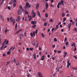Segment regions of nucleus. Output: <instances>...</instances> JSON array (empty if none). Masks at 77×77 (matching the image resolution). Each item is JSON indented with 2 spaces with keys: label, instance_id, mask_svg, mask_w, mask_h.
Returning <instances> with one entry per match:
<instances>
[{
  "label": "nucleus",
  "instance_id": "nucleus-1",
  "mask_svg": "<svg viewBox=\"0 0 77 77\" xmlns=\"http://www.w3.org/2000/svg\"><path fill=\"white\" fill-rule=\"evenodd\" d=\"M16 2H17L16 0H11L9 2V5H12L13 3H16Z\"/></svg>",
  "mask_w": 77,
  "mask_h": 77
},
{
  "label": "nucleus",
  "instance_id": "nucleus-2",
  "mask_svg": "<svg viewBox=\"0 0 77 77\" xmlns=\"http://www.w3.org/2000/svg\"><path fill=\"white\" fill-rule=\"evenodd\" d=\"M32 18H35V16H36V13L34 12V11L32 10Z\"/></svg>",
  "mask_w": 77,
  "mask_h": 77
},
{
  "label": "nucleus",
  "instance_id": "nucleus-3",
  "mask_svg": "<svg viewBox=\"0 0 77 77\" xmlns=\"http://www.w3.org/2000/svg\"><path fill=\"white\" fill-rule=\"evenodd\" d=\"M35 33L36 35L38 34V29H36L35 31H34L33 32V36H35Z\"/></svg>",
  "mask_w": 77,
  "mask_h": 77
},
{
  "label": "nucleus",
  "instance_id": "nucleus-4",
  "mask_svg": "<svg viewBox=\"0 0 77 77\" xmlns=\"http://www.w3.org/2000/svg\"><path fill=\"white\" fill-rule=\"evenodd\" d=\"M69 60H68L67 61V63L68 65L67 66V68H69V66L71 65V63H69Z\"/></svg>",
  "mask_w": 77,
  "mask_h": 77
},
{
  "label": "nucleus",
  "instance_id": "nucleus-5",
  "mask_svg": "<svg viewBox=\"0 0 77 77\" xmlns=\"http://www.w3.org/2000/svg\"><path fill=\"white\" fill-rule=\"evenodd\" d=\"M26 6L27 8H30L31 6L29 4V3L28 2H27L26 4Z\"/></svg>",
  "mask_w": 77,
  "mask_h": 77
},
{
  "label": "nucleus",
  "instance_id": "nucleus-6",
  "mask_svg": "<svg viewBox=\"0 0 77 77\" xmlns=\"http://www.w3.org/2000/svg\"><path fill=\"white\" fill-rule=\"evenodd\" d=\"M17 14L18 15H21V11L20 10V9H19L18 10Z\"/></svg>",
  "mask_w": 77,
  "mask_h": 77
},
{
  "label": "nucleus",
  "instance_id": "nucleus-7",
  "mask_svg": "<svg viewBox=\"0 0 77 77\" xmlns=\"http://www.w3.org/2000/svg\"><path fill=\"white\" fill-rule=\"evenodd\" d=\"M37 22L34 21H31V23L32 24H36Z\"/></svg>",
  "mask_w": 77,
  "mask_h": 77
},
{
  "label": "nucleus",
  "instance_id": "nucleus-8",
  "mask_svg": "<svg viewBox=\"0 0 77 77\" xmlns=\"http://www.w3.org/2000/svg\"><path fill=\"white\" fill-rule=\"evenodd\" d=\"M39 3H38L36 6V10H38L39 8Z\"/></svg>",
  "mask_w": 77,
  "mask_h": 77
},
{
  "label": "nucleus",
  "instance_id": "nucleus-9",
  "mask_svg": "<svg viewBox=\"0 0 77 77\" xmlns=\"http://www.w3.org/2000/svg\"><path fill=\"white\" fill-rule=\"evenodd\" d=\"M38 77H43L42 76V74L40 72H38Z\"/></svg>",
  "mask_w": 77,
  "mask_h": 77
},
{
  "label": "nucleus",
  "instance_id": "nucleus-10",
  "mask_svg": "<svg viewBox=\"0 0 77 77\" xmlns=\"http://www.w3.org/2000/svg\"><path fill=\"white\" fill-rule=\"evenodd\" d=\"M63 3V0H61L58 4H59L60 5H61Z\"/></svg>",
  "mask_w": 77,
  "mask_h": 77
},
{
  "label": "nucleus",
  "instance_id": "nucleus-11",
  "mask_svg": "<svg viewBox=\"0 0 77 77\" xmlns=\"http://www.w3.org/2000/svg\"><path fill=\"white\" fill-rule=\"evenodd\" d=\"M6 42V39H5L4 40V41L3 42V44H2V46H5V45Z\"/></svg>",
  "mask_w": 77,
  "mask_h": 77
},
{
  "label": "nucleus",
  "instance_id": "nucleus-12",
  "mask_svg": "<svg viewBox=\"0 0 77 77\" xmlns=\"http://www.w3.org/2000/svg\"><path fill=\"white\" fill-rule=\"evenodd\" d=\"M59 26L58 25H57L56 26V27L55 28L54 31H56V30H57V29H58V28H59Z\"/></svg>",
  "mask_w": 77,
  "mask_h": 77
},
{
  "label": "nucleus",
  "instance_id": "nucleus-13",
  "mask_svg": "<svg viewBox=\"0 0 77 77\" xmlns=\"http://www.w3.org/2000/svg\"><path fill=\"white\" fill-rule=\"evenodd\" d=\"M17 20H18V22L19 23L20 21V17L19 16H17Z\"/></svg>",
  "mask_w": 77,
  "mask_h": 77
},
{
  "label": "nucleus",
  "instance_id": "nucleus-14",
  "mask_svg": "<svg viewBox=\"0 0 77 77\" xmlns=\"http://www.w3.org/2000/svg\"><path fill=\"white\" fill-rule=\"evenodd\" d=\"M33 56L34 57V59L36 60V54L34 53L33 54Z\"/></svg>",
  "mask_w": 77,
  "mask_h": 77
},
{
  "label": "nucleus",
  "instance_id": "nucleus-15",
  "mask_svg": "<svg viewBox=\"0 0 77 77\" xmlns=\"http://www.w3.org/2000/svg\"><path fill=\"white\" fill-rule=\"evenodd\" d=\"M37 14L38 16L39 17L41 18V14H40V13H39V12L37 11Z\"/></svg>",
  "mask_w": 77,
  "mask_h": 77
},
{
  "label": "nucleus",
  "instance_id": "nucleus-16",
  "mask_svg": "<svg viewBox=\"0 0 77 77\" xmlns=\"http://www.w3.org/2000/svg\"><path fill=\"white\" fill-rule=\"evenodd\" d=\"M71 23H70L68 25V28H71Z\"/></svg>",
  "mask_w": 77,
  "mask_h": 77
},
{
  "label": "nucleus",
  "instance_id": "nucleus-17",
  "mask_svg": "<svg viewBox=\"0 0 77 77\" xmlns=\"http://www.w3.org/2000/svg\"><path fill=\"white\" fill-rule=\"evenodd\" d=\"M15 63L16 64V65H17V66H18V65H19V61H17Z\"/></svg>",
  "mask_w": 77,
  "mask_h": 77
},
{
  "label": "nucleus",
  "instance_id": "nucleus-18",
  "mask_svg": "<svg viewBox=\"0 0 77 77\" xmlns=\"http://www.w3.org/2000/svg\"><path fill=\"white\" fill-rule=\"evenodd\" d=\"M53 19H51L49 20V23H51V22H53Z\"/></svg>",
  "mask_w": 77,
  "mask_h": 77
},
{
  "label": "nucleus",
  "instance_id": "nucleus-19",
  "mask_svg": "<svg viewBox=\"0 0 77 77\" xmlns=\"http://www.w3.org/2000/svg\"><path fill=\"white\" fill-rule=\"evenodd\" d=\"M74 45H75V43H73L71 45V47H73V46H74Z\"/></svg>",
  "mask_w": 77,
  "mask_h": 77
},
{
  "label": "nucleus",
  "instance_id": "nucleus-20",
  "mask_svg": "<svg viewBox=\"0 0 77 77\" xmlns=\"http://www.w3.org/2000/svg\"><path fill=\"white\" fill-rule=\"evenodd\" d=\"M45 17H46V18H48V14L47 13H46L45 14Z\"/></svg>",
  "mask_w": 77,
  "mask_h": 77
},
{
  "label": "nucleus",
  "instance_id": "nucleus-21",
  "mask_svg": "<svg viewBox=\"0 0 77 77\" xmlns=\"http://www.w3.org/2000/svg\"><path fill=\"white\" fill-rule=\"evenodd\" d=\"M46 8H48V2H46Z\"/></svg>",
  "mask_w": 77,
  "mask_h": 77
},
{
  "label": "nucleus",
  "instance_id": "nucleus-22",
  "mask_svg": "<svg viewBox=\"0 0 77 77\" xmlns=\"http://www.w3.org/2000/svg\"><path fill=\"white\" fill-rule=\"evenodd\" d=\"M16 6H17V4H16L14 3L13 4V8H15Z\"/></svg>",
  "mask_w": 77,
  "mask_h": 77
},
{
  "label": "nucleus",
  "instance_id": "nucleus-23",
  "mask_svg": "<svg viewBox=\"0 0 77 77\" xmlns=\"http://www.w3.org/2000/svg\"><path fill=\"white\" fill-rule=\"evenodd\" d=\"M24 12L26 14H27V15L29 14V12H27V11L26 10H24Z\"/></svg>",
  "mask_w": 77,
  "mask_h": 77
},
{
  "label": "nucleus",
  "instance_id": "nucleus-24",
  "mask_svg": "<svg viewBox=\"0 0 77 77\" xmlns=\"http://www.w3.org/2000/svg\"><path fill=\"white\" fill-rule=\"evenodd\" d=\"M69 44V42H65L66 45V46L68 45Z\"/></svg>",
  "mask_w": 77,
  "mask_h": 77
},
{
  "label": "nucleus",
  "instance_id": "nucleus-25",
  "mask_svg": "<svg viewBox=\"0 0 77 77\" xmlns=\"http://www.w3.org/2000/svg\"><path fill=\"white\" fill-rule=\"evenodd\" d=\"M36 24H34V25H33V26H32V27L33 28H34H34H35V27H36Z\"/></svg>",
  "mask_w": 77,
  "mask_h": 77
},
{
  "label": "nucleus",
  "instance_id": "nucleus-26",
  "mask_svg": "<svg viewBox=\"0 0 77 77\" xmlns=\"http://www.w3.org/2000/svg\"><path fill=\"white\" fill-rule=\"evenodd\" d=\"M3 48H4V46H2V47H1V48H0L1 50H3Z\"/></svg>",
  "mask_w": 77,
  "mask_h": 77
},
{
  "label": "nucleus",
  "instance_id": "nucleus-27",
  "mask_svg": "<svg viewBox=\"0 0 77 77\" xmlns=\"http://www.w3.org/2000/svg\"><path fill=\"white\" fill-rule=\"evenodd\" d=\"M74 31H75V32H77V28H75L73 29Z\"/></svg>",
  "mask_w": 77,
  "mask_h": 77
},
{
  "label": "nucleus",
  "instance_id": "nucleus-28",
  "mask_svg": "<svg viewBox=\"0 0 77 77\" xmlns=\"http://www.w3.org/2000/svg\"><path fill=\"white\" fill-rule=\"evenodd\" d=\"M7 54H9V55L11 54V51H8L7 52Z\"/></svg>",
  "mask_w": 77,
  "mask_h": 77
},
{
  "label": "nucleus",
  "instance_id": "nucleus-29",
  "mask_svg": "<svg viewBox=\"0 0 77 77\" xmlns=\"http://www.w3.org/2000/svg\"><path fill=\"white\" fill-rule=\"evenodd\" d=\"M65 14H64V13H63L62 14V17H65Z\"/></svg>",
  "mask_w": 77,
  "mask_h": 77
},
{
  "label": "nucleus",
  "instance_id": "nucleus-30",
  "mask_svg": "<svg viewBox=\"0 0 77 77\" xmlns=\"http://www.w3.org/2000/svg\"><path fill=\"white\" fill-rule=\"evenodd\" d=\"M54 41L55 42H57V39L56 38H54Z\"/></svg>",
  "mask_w": 77,
  "mask_h": 77
},
{
  "label": "nucleus",
  "instance_id": "nucleus-31",
  "mask_svg": "<svg viewBox=\"0 0 77 77\" xmlns=\"http://www.w3.org/2000/svg\"><path fill=\"white\" fill-rule=\"evenodd\" d=\"M9 63H10V61H8V62L7 61V64H6V65H9Z\"/></svg>",
  "mask_w": 77,
  "mask_h": 77
},
{
  "label": "nucleus",
  "instance_id": "nucleus-32",
  "mask_svg": "<svg viewBox=\"0 0 77 77\" xmlns=\"http://www.w3.org/2000/svg\"><path fill=\"white\" fill-rule=\"evenodd\" d=\"M30 35L31 36H32V37H33V33H32V32H31Z\"/></svg>",
  "mask_w": 77,
  "mask_h": 77
},
{
  "label": "nucleus",
  "instance_id": "nucleus-33",
  "mask_svg": "<svg viewBox=\"0 0 77 77\" xmlns=\"http://www.w3.org/2000/svg\"><path fill=\"white\" fill-rule=\"evenodd\" d=\"M47 23H44V26H47Z\"/></svg>",
  "mask_w": 77,
  "mask_h": 77
},
{
  "label": "nucleus",
  "instance_id": "nucleus-34",
  "mask_svg": "<svg viewBox=\"0 0 77 77\" xmlns=\"http://www.w3.org/2000/svg\"><path fill=\"white\" fill-rule=\"evenodd\" d=\"M42 36L43 38H44L45 37L43 33H42Z\"/></svg>",
  "mask_w": 77,
  "mask_h": 77
},
{
  "label": "nucleus",
  "instance_id": "nucleus-35",
  "mask_svg": "<svg viewBox=\"0 0 77 77\" xmlns=\"http://www.w3.org/2000/svg\"><path fill=\"white\" fill-rule=\"evenodd\" d=\"M13 61H14V63H16V60H15V58H14V59L13 60Z\"/></svg>",
  "mask_w": 77,
  "mask_h": 77
},
{
  "label": "nucleus",
  "instance_id": "nucleus-36",
  "mask_svg": "<svg viewBox=\"0 0 77 77\" xmlns=\"http://www.w3.org/2000/svg\"><path fill=\"white\" fill-rule=\"evenodd\" d=\"M30 73H28L27 74V77H30Z\"/></svg>",
  "mask_w": 77,
  "mask_h": 77
},
{
  "label": "nucleus",
  "instance_id": "nucleus-37",
  "mask_svg": "<svg viewBox=\"0 0 77 77\" xmlns=\"http://www.w3.org/2000/svg\"><path fill=\"white\" fill-rule=\"evenodd\" d=\"M15 29H17V23H16L15 26Z\"/></svg>",
  "mask_w": 77,
  "mask_h": 77
},
{
  "label": "nucleus",
  "instance_id": "nucleus-38",
  "mask_svg": "<svg viewBox=\"0 0 77 77\" xmlns=\"http://www.w3.org/2000/svg\"><path fill=\"white\" fill-rule=\"evenodd\" d=\"M66 41H67V38H65V39H64V42H66Z\"/></svg>",
  "mask_w": 77,
  "mask_h": 77
},
{
  "label": "nucleus",
  "instance_id": "nucleus-39",
  "mask_svg": "<svg viewBox=\"0 0 77 77\" xmlns=\"http://www.w3.org/2000/svg\"><path fill=\"white\" fill-rule=\"evenodd\" d=\"M72 69H73V70H75V69H76V68H75L74 67H72Z\"/></svg>",
  "mask_w": 77,
  "mask_h": 77
},
{
  "label": "nucleus",
  "instance_id": "nucleus-40",
  "mask_svg": "<svg viewBox=\"0 0 77 77\" xmlns=\"http://www.w3.org/2000/svg\"><path fill=\"white\" fill-rule=\"evenodd\" d=\"M73 57L75 59H77V57L76 56H73Z\"/></svg>",
  "mask_w": 77,
  "mask_h": 77
},
{
  "label": "nucleus",
  "instance_id": "nucleus-41",
  "mask_svg": "<svg viewBox=\"0 0 77 77\" xmlns=\"http://www.w3.org/2000/svg\"><path fill=\"white\" fill-rule=\"evenodd\" d=\"M66 21V18H63V21Z\"/></svg>",
  "mask_w": 77,
  "mask_h": 77
},
{
  "label": "nucleus",
  "instance_id": "nucleus-42",
  "mask_svg": "<svg viewBox=\"0 0 77 77\" xmlns=\"http://www.w3.org/2000/svg\"><path fill=\"white\" fill-rule=\"evenodd\" d=\"M12 48H13V47H11V48L9 49V51H11V50H12Z\"/></svg>",
  "mask_w": 77,
  "mask_h": 77
},
{
  "label": "nucleus",
  "instance_id": "nucleus-43",
  "mask_svg": "<svg viewBox=\"0 0 77 77\" xmlns=\"http://www.w3.org/2000/svg\"><path fill=\"white\" fill-rule=\"evenodd\" d=\"M19 8L21 9H23V7L21 6H20Z\"/></svg>",
  "mask_w": 77,
  "mask_h": 77
},
{
  "label": "nucleus",
  "instance_id": "nucleus-44",
  "mask_svg": "<svg viewBox=\"0 0 77 77\" xmlns=\"http://www.w3.org/2000/svg\"><path fill=\"white\" fill-rule=\"evenodd\" d=\"M8 43L9 42L8 41V40H7L6 43V44H8Z\"/></svg>",
  "mask_w": 77,
  "mask_h": 77
},
{
  "label": "nucleus",
  "instance_id": "nucleus-45",
  "mask_svg": "<svg viewBox=\"0 0 77 77\" xmlns=\"http://www.w3.org/2000/svg\"><path fill=\"white\" fill-rule=\"evenodd\" d=\"M59 6H60V5H59V4H58V5L57 6V8H60Z\"/></svg>",
  "mask_w": 77,
  "mask_h": 77
},
{
  "label": "nucleus",
  "instance_id": "nucleus-46",
  "mask_svg": "<svg viewBox=\"0 0 77 77\" xmlns=\"http://www.w3.org/2000/svg\"><path fill=\"white\" fill-rule=\"evenodd\" d=\"M20 36H24V34L22 33L20 34Z\"/></svg>",
  "mask_w": 77,
  "mask_h": 77
},
{
  "label": "nucleus",
  "instance_id": "nucleus-47",
  "mask_svg": "<svg viewBox=\"0 0 77 77\" xmlns=\"http://www.w3.org/2000/svg\"><path fill=\"white\" fill-rule=\"evenodd\" d=\"M37 47H38V44H37L36 45V46H35V48H37Z\"/></svg>",
  "mask_w": 77,
  "mask_h": 77
},
{
  "label": "nucleus",
  "instance_id": "nucleus-48",
  "mask_svg": "<svg viewBox=\"0 0 77 77\" xmlns=\"http://www.w3.org/2000/svg\"><path fill=\"white\" fill-rule=\"evenodd\" d=\"M74 23H75V22L74 21H73L72 22V24L73 25H74Z\"/></svg>",
  "mask_w": 77,
  "mask_h": 77
},
{
  "label": "nucleus",
  "instance_id": "nucleus-49",
  "mask_svg": "<svg viewBox=\"0 0 77 77\" xmlns=\"http://www.w3.org/2000/svg\"><path fill=\"white\" fill-rule=\"evenodd\" d=\"M30 50H31V51H32L33 50V49L32 48H30L29 49Z\"/></svg>",
  "mask_w": 77,
  "mask_h": 77
},
{
  "label": "nucleus",
  "instance_id": "nucleus-50",
  "mask_svg": "<svg viewBox=\"0 0 77 77\" xmlns=\"http://www.w3.org/2000/svg\"><path fill=\"white\" fill-rule=\"evenodd\" d=\"M60 24H61V22H59L58 23V25L59 26Z\"/></svg>",
  "mask_w": 77,
  "mask_h": 77
},
{
  "label": "nucleus",
  "instance_id": "nucleus-51",
  "mask_svg": "<svg viewBox=\"0 0 77 77\" xmlns=\"http://www.w3.org/2000/svg\"><path fill=\"white\" fill-rule=\"evenodd\" d=\"M76 50H77V48H76V47H75L74 49V51H75Z\"/></svg>",
  "mask_w": 77,
  "mask_h": 77
},
{
  "label": "nucleus",
  "instance_id": "nucleus-52",
  "mask_svg": "<svg viewBox=\"0 0 77 77\" xmlns=\"http://www.w3.org/2000/svg\"><path fill=\"white\" fill-rule=\"evenodd\" d=\"M52 47L53 48H54L55 47V45H52Z\"/></svg>",
  "mask_w": 77,
  "mask_h": 77
},
{
  "label": "nucleus",
  "instance_id": "nucleus-53",
  "mask_svg": "<svg viewBox=\"0 0 77 77\" xmlns=\"http://www.w3.org/2000/svg\"><path fill=\"white\" fill-rule=\"evenodd\" d=\"M27 17H25V20L24 21H27Z\"/></svg>",
  "mask_w": 77,
  "mask_h": 77
},
{
  "label": "nucleus",
  "instance_id": "nucleus-54",
  "mask_svg": "<svg viewBox=\"0 0 77 77\" xmlns=\"http://www.w3.org/2000/svg\"><path fill=\"white\" fill-rule=\"evenodd\" d=\"M19 32H20L19 31H17L15 33L16 35H17V34H18V33H19Z\"/></svg>",
  "mask_w": 77,
  "mask_h": 77
},
{
  "label": "nucleus",
  "instance_id": "nucleus-55",
  "mask_svg": "<svg viewBox=\"0 0 77 77\" xmlns=\"http://www.w3.org/2000/svg\"><path fill=\"white\" fill-rule=\"evenodd\" d=\"M0 17H1V18H3V16H2V14H0Z\"/></svg>",
  "mask_w": 77,
  "mask_h": 77
},
{
  "label": "nucleus",
  "instance_id": "nucleus-56",
  "mask_svg": "<svg viewBox=\"0 0 77 77\" xmlns=\"http://www.w3.org/2000/svg\"><path fill=\"white\" fill-rule=\"evenodd\" d=\"M26 50L27 51H29V48H26Z\"/></svg>",
  "mask_w": 77,
  "mask_h": 77
},
{
  "label": "nucleus",
  "instance_id": "nucleus-57",
  "mask_svg": "<svg viewBox=\"0 0 77 77\" xmlns=\"http://www.w3.org/2000/svg\"><path fill=\"white\" fill-rule=\"evenodd\" d=\"M8 9L9 10H11V8H10V6H8Z\"/></svg>",
  "mask_w": 77,
  "mask_h": 77
},
{
  "label": "nucleus",
  "instance_id": "nucleus-58",
  "mask_svg": "<svg viewBox=\"0 0 77 77\" xmlns=\"http://www.w3.org/2000/svg\"><path fill=\"white\" fill-rule=\"evenodd\" d=\"M7 30L6 29V30L5 31V33H7Z\"/></svg>",
  "mask_w": 77,
  "mask_h": 77
},
{
  "label": "nucleus",
  "instance_id": "nucleus-59",
  "mask_svg": "<svg viewBox=\"0 0 77 77\" xmlns=\"http://www.w3.org/2000/svg\"><path fill=\"white\" fill-rule=\"evenodd\" d=\"M47 57L49 58V57H50V55L48 54L47 55Z\"/></svg>",
  "mask_w": 77,
  "mask_h": 77
},
{
  "label": "nucleus",
  "instance_id": "nucleus-60",
  "mask_svg": "<svg viewBox=\"0 0 77 77\" xmlns=\"http://www.w3.org/2000/svg\"><path fill=\"white\" fill-rule=\"evenodd\" d=\"M41 60H44V58H42L41 59Z\"/></svg>",
  "mask_w": 77,
  "mask_h": 77
},
{
  "label": "nucleus",
  "instance_id": "nucleus-61",
  "mask_svg": "<svg viewBox=\"0 0 77 77\" xmlns=\"http://www.w3.org/2000/svg\"><path fill=\"white\" fill-rule=\"evenodd\" d=\"M50 7H53L54 6L53 5H52V4H51V5H50Z\"/></svg>",
  "mask_w": 77,
  "mask_h": 77
},
{
  "label": "nucleus",
  "instance_id": "nucleus-62",
  "mask_svg": "<svg viewBox=\"0 0 77 77\" xmlns=\"http://www.w3.org/2000/svg\"><path fill=\"white\" fill-rule=\"evenodd\" d=\"M64 54L65 55H66V54H67V52H64Z\"/></svg>",
  "mask_w": 77,
  "mask_h": 77
},
{
  "label": "nucleus",
  "instance_id": "nucleus-63",
  "mask_svg": "<svg viewBox=\"0 0 77 77\" xmlns=\"http://www.w3.org/2000/svg\"><path fill=\"white\" fill-rule=\"evenodd\" d=\"M14 23H15V21H14L13 23H12L13 25H14Z\"/></svg>",
  "mask_w": 77,
  "mask_h": 77
},
{
  "label": "nucleus",
  "instance_id": "nucleus-64",
  "mask_svg": "<svg viewBox=\"0 0 77 77\" xmlns=\"http://www.w3.org/2000/svg\"><path fill=\"white\" fill-rule=\"evenodd\" d=\"M63 49H65L66 48V47L65 46H63Z\"/></svg>",
  "mask_w": 77,
  "mask_h": 77
}]
</instances>
